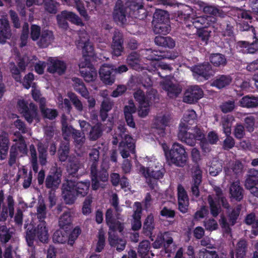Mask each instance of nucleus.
I'll list each match as a JSON object with an SVG mask.
<instances>
[{
  "label": "nucleus",
  "instance_id": "c85d7f7f",
  "mask_svg": "<svg viewBox=\"0 0 258 258\" xmlns=\"http://www.w3.org/2000/svg\"><path fill=\"white\" fill-rule=\"evenodd\" d=\"M170 117L167 114L160 113L158 114L155 118V124L157 130L160 131L161 136L164 134V128L168 125Z\"/></svg>",
  "mask_w": 258,
  "mask_h": 258
},
{
  "label": "nucleus",
  "instance_id": "c03bdc74",
  "mask_svg": "<svg viewBox=\"0 0 258 258\" xmlns=\"http://www.w3.org/2000/svg\"><path fill=\"white\" fill-rule=\"evenodd\" d=\"M18 176L19 178H24L23 186L24 188L29 187L31 183L32 175L31 172L28 173L27 169L24 166L20 168Z\"/></svg>",
  "mask_w": 258,
  "mask_h": 258
},
{
  "label": "nucleus",
  "instance_id": "f8f14e48",
  "mask_svg": "<svg viewBox=\"0 0 258 258\" xmlns=\"http://www.w3.org/2000/svg\"><path fill=\"white\" fill-rule=\"evenodd\" d=\"M56 18L59 27L64 29H66L68 27L67 20H69L78 26L84 25L81 19L76 14L72 12L63 11L60 14L57 15Z\"/></svg>",
  "mask_w": 258,
  "mask_h": 258
},
{
  "label": "nucleus",
  "instance_id": "a211bd4d",
  "mask_svg": "<svg viewBox=\"0 0 258 258\" xmlns=\"http://www.w3.org/2000/svg\"><path fill=\"white\" fill-rule=\"evenodd\" d=\"M203 96V91L199 86H191L185 91L183 97V101L191 104L197 101Z\"/></svg>",
  "mask_w": 258,
  "mask_h": 258
},
{
  "label": "nucleus",
  "instance_id": "c756f323",
  "mask_svg": "<svg viewBox=\"0 0 258 258\" xmlns=\"http://www.w3.org/2000/svg\"><path fill=\"white\" fill-rule=\"evenodd\" d=\"M106 221L109 227L108 234L112 235L113 230H118L121 232L123 230V225L118 221H116L112 219V210L108 209L106 213Z\"/></svg>",
  "mask_w": 258,
  "mask_h": 258
},
{
  "label": "nucleus",
  "instance_id": "4c0bfd02",
  "mask_svg": "<svg viewBox=\"0 0 258 258\" xmlns=\"http://www.w3.org/2000/svg\"><path fill=\"white\" fill-rule=\"evenodd\" d=\"M232 81V78L229 76L221 75L216 78L212 85L219 89L229 85Z\"/></svg>",
  "mask_w": 258,
  "mask_h": 258
},
{
  "label": "nucleus",
  "instance_id": "09e8293b",
  "mask_svg": "<svg viewBox=\"0 0 258 258\" xmlns=\"http://www.w3.org/2000/svg\"><path fill=\"white\" fill-rule=\"evenodd\" d=\"M73 82L76 91L80 93L84 97L88 98V92L82 81L78 78H75L73 79Z\"/></svg>",
  "mask_w": 258,
  "mask_h": 258
},
{
  "label": "nucleus",
  "instance_id": "5fc2aeb1",
  "mask_svg": "<svg viewBox=\"0 0 258 258\" xmlns=\"http://www.w3.org/2000/svg\"><path fill=\"white\" fill-rule=\"evenodd\" d=\"M233 120L232 116H226L222 118L221 124L223 132L226 136H229L231 134V127Z\"/></svg>",
  "mask_w": 258,
  "mask_h": 258
},
{
  "label": "nucleus",
  "instance_id": "7ed1b4c3",
  "mask_svg": "<svg viewBox=\"0 0 258 258\" xmlns=\"http://www.w3.org/2000/svg\"><path fill=\"white\" fill-rule=\"evenodd\" d=\"M89 186V181L79 182L76 183L71 179H67L62 186V195L66 203L73 204L78 195L82 197L86 196L88 192Z\"/></svg>",
  "mask_w": 258,
  "mask_h": 258
},
{
  "label": "nucleus",
  "instance_id": "052dcab7",
  "mask_svg": "<svg viewBox=\"0 0 258 258\" xmlns=\"http://www.w3.org/2000/svg\"><path fill=\"white\" fill-rule=\"evenodd\" d=\"M258 177L255 176H248L245 182V187L250 190L252 194V189L253 188L258 187Z\"/></svg>",
  "mask_w": 258,
  "mask_h": 258
},
{
  "label": "nucleus",
  "instance_id": "69168bd1",
  "mask_svg": "<svg viewBox=\"0 0 258 258\" xmlns=\"http://www.w3.org/2000/svg\"><path fill=\"white\" fill-rule=\"evenodd\" d=\"M104 235L105 233L103 230H99L98 236V239L95 249V251L98 252H101L105 246Z\"/></svg>",
  "mask_w": 258,
  "mask_h": 258
},
{
  "label": "nucleus",
  "instance_id": "b1692460",
  "mask_svg": "<svg viewBox=\"0 0 258 258\" xmlns=\"http://www.w3.org/2000/svg\"><path fill=\"white\" fill-rule=\"evenodd\" d=\"M194 9L197 10H202L205 14H209V16H213L216 17L220 16V12L215 7L210 5L208 4L201 1H197L195 3Z\"/></svg>",
  "mask_w": 258,
  "mask_h": 258
},
{
  "label": "nucleus",
  "instance_id": "72a5a7b5",
  "mask_svg": "<svg viewBox=\"0 0 258 258\" xmlns=\"http://www.w3.org/2000/svg\"><path fill=\"white\" fill-rule=\"evenodd\" d=\"M61 174L57 171L49 175L46 179V187L52 190L57 189L61 182Z\"/></svg>",
  "mask_w": 258,
  "mask_h": 258
},
{
  "label": "nucleus",
  "instance_id": "13d9d810",
  "mask_svg": "<svg viewBox=\"0 0 258 258\" xmlns=\"http://www.w3.org/2000/svg\"><path fill=\"white\" fill-rule=\"evenodd\" d=\"M73 213L71 211L64 212L59 218V225L60 228H64L66 226H69L72 222Z\"/></svg>",
  "mask_w": 258,
  "mask_h": 258
},
{
  "label": "nucleus",
  "instance_id": "58836bf2",
  "mask_svg": "<svg viewBox=\"0 0 258 258\" xmlns=\"http://www.w3.org/2000/svg\"><path fill=\"white\" fill-rule=\"evenodd\" d=\"M53 35L51 31H44L40 36L38 44L42 47L48 46L53 41Z\"/></svg>",
  "mask_w": 258,
  "mask_h": 258
},
{
  "label": "nucleus",
  "instance_id": "473e14b6",
  "mask_svg": "<svg viewBox=\"0 0 258 258\" xmlns=\"http://www.w3.org/2000/svg\"><path fill=\"white\" fill-rule=\"evenodd\" d=\"M7 206H4L1 213L0 219L5 220L8 217V214L12 217L14 213V201L11 196H9L7 199Z\"/></svg>",
  "mask_w": 258,
  "mask_h": 258
},
{
  "label": "nucleus",
  "instance_id": "e433bc0d",
  "mask_svg": "<svg viewBox=\"0 0 258 258\" xmlns=\"http://www.w3.org/2000/svg\"><path fill=\"white\" fill-rule=\"evenodd\" d=\"M118 230H113L112 235L109 234L108 240L112 247L116 248L118 251L123 250L126 245V241L123 239H118L115 235V232Z\"/></svg>",
  "mask_w": 258,
  "mask_h": 258
},
{
  "label": "nucleus",
  "instance_id": "774afa93",
  "mask_svg": "<svg viewBox=\"0 0 258 258\" xmlns=\"http://www.w3.org/2000/svg\"><path fill=\"white\" fill-rule=\"evenodd\" d=\"M81 166L80 162L75 158L72 161H70L67 168L68 172L69 174L73 175L78 171Z\"/></svg>",
  "mask_w": 258,
  "mask_h": 258
},
{
  "label": "nucleus",
  "instance_id": "9b49d317",
  "mask_svg": "<svg viewBox=\"0 0 258 258\" xmlns=\"http://www.w3.org/2000/svg\"><path fill=\"white\" fill-rule=\"evenodd\" d=\"M27 104L28 103L26 102L24 99H19L17 103L18 111L23 114L25 118L28 122L31 123L34 119L38 121L36 107L33 103H30L28 107Z\"/></svg>",
  "mask_w": 258,
  "mask_h": 258
},
{
  "label": "nucleus",
  "instance_id": "680f3d73",
  "mask_svg": "<svg viewBox=\"0 0 258 258\" xmlns=\"http://www.w3.org/2000/svg\"><path fill=\"white\" fill-rule=\"evenodd\" d=\"M209 171L210 175L214 176H216L222 171L221 163L217 160H213L211 166L209 167Z\"/></svg>",
  "mask_w": 258,
  "mask_h": 258
},
{
  "label": "nucleus",
  "instance_id": "a19ab883",
  "mask_svg": "<svg viewBox=\"0 0 258 258\" xmlns=\"http://www.w3.org/2000/svg\"><path fill=\"white\" fill-rule=\"evenodd\" d=\"M240 105L243 107H254L258 106V97L245 96L239 101Z\"/></svg>",
  "mask_w": 258,
  "mask_h": 258
},
{
  "label": "nucleus",
  "instance_id": "cd10ccee",
  "mask_svg": "<svg viewBox=\"0 0 258 258\" xmlns=\"http://www.w3.org/2000/svg\"><path fill=\"white\" fill-rule=\"evenodd\" d=\"M122 43L123 40L121 34L118 31H115L113 37V41L111 45L112 53L113 55L116 56L121 55L123 50Z\"/></svg>",
  "mask_w": 258,
  "mask_h": 258
},
{
  "label": "nucleus",
  "instance_id": "bb28decb",
  "mask_svg": "<svg viewBox=\"0 0 258 258\" xmlns=\"http://www.w3.org/2000/svg\"><path fill=\"white\" fill-rule=\"evenodd\" d=\"M191 71L195 78L197 76H199L207 80L212 75L211 67L208 62L196 66L192 69Z\"/></svg>",
  "mask_w": 258,
  "mask_h": 258
},
{
  "label": "nucleus",
  "instance_id": "4d7b16f0",
  "mask_svg": "<svg viewBox=\"0 0 258 258\" xmlns=\"http://www.w3.org/2000/svg\"><path fill=\"white\" fill-rule=\"evenodd\" d=\"M150 243L148 240H144L141 242L139 246L138 252L141 258L149 257V249Z\"/></svg>",
  "mask_w": 258,
  "mask_h": 258
},
{
  "label": "nucleus",
  "instance_id": "f257e3e1",
  "mask_svg": "<svg viewBox=\"0 0 258 258\" xmlns=\"http://www.w3.org/2000/svg\"><path fill=\"white\" fill-rule=\"evenodd\" d=\"M79 36L77 46L82 49L84 54L82 60L79 64V68L82 69L80 72L86 81L92 82L96 79L97 74L95 68L90 64L87 56L91 55L93 48L89 41L88 34L85 30L81 31Z\"/></svg>",
  "mask_w": 258,
  "mask_h": 258
},
{
  "label": "nucleus",
  "instance_id": "338daca9",
  "mask_svg": "<svg viewBox=\"0 0 258 258\" xmlns=\"http://www.w3.org/2000/svg\"><path fill=\"white\" fill-rule=\"evenodd\" d=\"M246 241L244 240H240L237 243L236 248V258H243L245 254Z\"/></svg>",
  "mask_w": 258,
  "mask_h": 258
},
{
  "label": "nucleus",
  "instance_id": "412c9836",
  "mask_svg": "<svg viewBox=\"0 0 258 258\" xmlns=\"http://www.w3.org/2000/svg\"><path fill=\"white\" fill-rule=\"evenodd\" d=\"M66 69V63L56 58L50 57L48 59L47 71L50 73H57L59 75L64 73Z\"/></svg>",
  "mask_w": 258,
  "mask_h": 258
},
{
  "label": "nucleus",
  "instance_id": "0e129e2a",
  "mask_svg": "<svg viewBox=\"0 0 258 258\" xmlns=\"http://www.w3.org/2000/svg\"><path fill=\"white\" fill-rule=\"evenodd\" d=\"M30 151L31 154V162L32 163V168L35 172H37L38 169L37 157L36 151L34 145H32L30 146Z\"/></svg>",
  "mask_w": 258,
  "mask_h": 258
},
{
  "label": "nucleus",
  "instance_id": "0eeeda50",
  "mask_svg": "<svg viewBox=\"0 0 258 258\" xmlns=\"http://www.w3.org/2000/svg\"><path fill=\"white\" fill-rule=\"evenodd\" d=\"M9 118L11 120L10 132L13 134V141L20 145V146H19L18 148L21 154H26L27 150L24 140L20 132L15 130H18L22 133H26L27 132V128L26 127L24 122L19 118L17 115L11 114L9 116Z\"/></svg>",
  "mask_w": 258,
  "mask_h": 258
},
{
  "label": "nucleus",
  "instance_id": "aec40b11",
  "mask_svg": "<svg viewBox=\"0 0 258 258\" xmlns=\"http://www.w3.org/2000/svg\"><path fill=\"white\" fill-rule=\"evenodd\" d=\"M192 25L197 29L206 28L213 25L217 21L216 18L213 16H197L194 17V13L192 14Z\"/></svg>",
  "mask_w": 258,
  "mask_h": 258
},
{
  "label": "nucleus",
  "instance_id": "4468645a",
  "mask_svg": "<svg viewBox=\"0 0 258 258\" xmlns=\"http://www.w3.org/2000/svg\"><path fill=\"white\" fill-rule=\"evenodd\" d=\"M150 94L145 96L142 91L137 90L134 94V97L139 103L138 114L140 116L144 117L146 116L149 112L150 104L149 99H151L152 97Z\"/></svg>",
  "mask_w": 258,
  "mask_h": 258
},
{
  "label": "nucleus",
  "instance_id": "6e6d98bb",
  "mask_svg": "<svg viewBox=\"0 0 258 258\" xmlns=\"http://www.w3.org/2000/svg\"><path fill=\"white\" fill-rule=\"evenodd\" d=\"M154 228V218L152 215H149L144 223L143 229L147 235H151L152 231Z\"/></svg>",
  "mask_w": 258,
  "mask_h": 258
},
{
  "label": "nucleus",
  "instance_id": "f704fd0d",
  "mask_svg": "<svg viewBox=\"0 0 258 258\" xmlns=\"http://www.w3.org/2000/svg\"><path fill=\"white\" fill-rule=\"evenodd\" d=\"M135 211L133 217V221L132 222V228L134 230H138L141 227V204L139 202H136L134 204Z\"/></svg>",
  "mask_w": 258,
  "mask_h": 258
},
{
  "label": "nucleus",
  "instance_id": "423d86ee",
  "mask_svg": "<svg viewBox=\"0 0 258 258\" xmlns=\"http://www.w3.org/2000/svg\"><path fill=\"white\" fill-rule=\"evenodd\" d=\"M125 128L123 125H120L117 128L116 134L114 137L112 143L114 145L117 144L119 140V150L121 156L123 158L128 157L130 153H134L135 150V143L131 137L125 133Z\"/></svg>",
  "mask_w": 258,
  "mask_h": 258
},
{
  "label": "nucleus",
  "instance_id": "bf43d9fd",
  "mask_svg": "<svg viewBox=\"0 0 258 258\" xmlns=\"http://www.w3.org/2000/svg\"><path fill=\"white\" fill-rule=\"evenodd\" d=\"M37 216L38 219L39 220L40 222L41 221H44L46 218V206L43 201H39L37 207Z\"/></svg>",
  "mask_w": 258,
  "mask_h": 258
},
{
  "label": "nucleus",
  "instance_id": "37998d69",
  "mask_svg": "<svg viewBox=\"0 0 258 258\" xmlns=\"http://www.w3.org/2000/svg\"><path fill=\"white\" fill-rule=\"evenodd\" d=\"M64 4L68 6H73L76 4L77 9L80 14L83 16L85 20H89V16L85 9L83 5L80 2V0H63Z\"/></svg>",
  "mask_w": 258,
  "mask_h": 258
},
{
  "label": "nucleus",
  "instance_id": "603ef678",
  "mask_svg": "<svg viewBox=\"0 0 258 258\" xmlns=\"http://www.w3.org/2000/svg\"><path fill=\"white\" fill-rule=\"evenodd\" d=\"M153 30L155 33L166 34L170 31V26L168 23H158L153 24Z\"/></svg>",
  "mask_w": 258,
  "mask_h": 258
},
{
  "label": "nucleus",
  "instance_id": "de8ad7c7",
  "mask_svg": "<svg viewBox=\"0 0 258 258\" xmlns=\"http://www.w3.org/2000/svg\"><path fill=\"white\" fill-rule=\"evenodd\" d=\"M45 99H40V109L41 112L45 117L49 119H53L57 115V113L55 110L48 109L45 108Z\"/></svg>",
  "mask_w": 258,
  "mask_h": 258
},
{
  "label": "nucleus",
  "instance_id": "f03ea898",
  "mask_svg": "<svg viewBox=\"0 0 258 258\" xmlns=\"http://www.w3.org/2000/svg\"><path fill=\"white\" fill-rule=\"evenodd\" d=\"M196 117V113L194 110H187L184 112L179 126L178 139L191 146L196 145L195 134H197V138L199 139L204 137V133L200 128L190 127L195 123Z\"/></svg>",
  "mask_w": 258,
  "mask_h": 258
},
{
  "label": "nucleus",
  "instance_id": "f3484780",
  "mask_svg": "<svg viewBox=\"0 0 258 258\" xmlns=\"http://www.w3.org/2000/svg\"><path fill=\"white\" fill-rule=\"evenodd\" d=\"M62 130L64 139L67 140L68 137L72 134L75 139V142L79 145H82L85 141V136L81 134L78 131L75 130L72 126H69L68 124L64 121L62 122Z\"/></svg>",
  "mask_w": 258,
  "mask_h": 258
},
{
  "label": "nucleus",
  "instance_id": "393cba45",
  "mask_svg": "<svg viewBox=\"0 0 258 258\" xmlns=\"http://www.w3.org/2000/svg\"><path fill=\"white\" fill-rule=\"evenodd\" d=\"M126 10L121 0L116 2L113 14V19L118 23L123 24L126 22Z\"/></svg>",
  "mask_w": 258,
  "mask_h": 258
},
{
  "label": "nucleus",
  "instance_id": "1a4fd4ad",
  "mask_svg": "<svg viewBox=\"0 0 258 258\" xmlns=\"http://www.w3.org/2000/svg\"><path fill=\"white\" fill-rule=\"evenodd\" d=\"M35 237L42 243L48 242L49 237L48 228L44 221H41L33 230H27L26 240L29 246H33Z\"/></svg>",
  "mask_w": 258,
  "mask_h": 258
},
{
  "label": "nucleus",
  "instance_id": "9d476101",
  "mask_svg": "<svg viewBox=\"0 0 258 258\" xmlns=\"http://www.w3.org/2000/svg\"><path fill=\"white\" fill-rule=\"evenodd\" d=\"M141 54L144 57L151 60V65L153 67L150 68L149 66L146 67L149 72L155 71L158 68H161L163 70H170V67L166 63L159 61L163 58L166 57L170 59H173V57L167 56L159 54L157 51H153L151 49H145L141 51Z\"/></svg>",
  "mask_w": 258,
  "mask_h": 258
},
{
  "label": "nucleus",
  "instance_id": "a878e982",
  "mask_svg": "<svg viewBox=\"0 0 258 258\" xmlns=\"http://www.w3.org/2000/svg\"><path fill=\"white\" fill-rule=\"evenodd\" d=\"M178 208L183 213L187 212L188 207V198L184 188L179 185L177 187Z\"/></svg>",
  "mask_w": 258,
  "mask_h": 258
},
{
  "label": "nucleus",
  "instance_id": "a18cd8bd",
  "mask_svg": "<svg viewBox=\"0 0 258 258\" xmlns=\"http://www.w3.org/2000/svg\"><path fill=\"white\" fill-rule=\"evenodd\" d=\"M19 146H20V145L17 143H15V144L12 146L10 151V157L9 161V164L10 166H13L16 163V158L17 156H23L25 155L21 154L18 148Z\"/></svg>",
  "mask_w": 258,
  "mask_h": 258
},
{
  "label": "nucleus",
  "instance_id": "6e6552de",
  "mask_svg": "<svg viewBox=\"0 0 258 258\" xmlns=\"http://www.w3.org/2000/svg\"><path fill=\"white\" fill-rule=\"evenodd\" d=\"M89 162L91 166L92 175V187L94 190L98 189L99 187H103V184L100 182H105L108 180V174L106 171L103 170L99 174L97 172L96 167L99 159V151L93 149L89 153Z\"/></svg>",
  "mask_w": 258,
  "mask_h": 258
},
{
  "label": "nucleus",
  "instance_id": "49530a36",
  "mask_svg": "<svg viewBox=\"0 0 258 258\" xmlns=\"http://www.w3.org/2000/svg\"><path fill=\"white\" fill-rule=\"evenodd\" d=\"M68 240V233L63 228L56 230L53 234V241L55 243H63Z\"/></svg>",
  "mask_w": 258,
  "mask_h": 258
},
{
  "label": "nucleus",
  "instance_id": "6ab92c4d",
  "mask_svg": "<svg viewBox=\"0 0 258 258\" xmlns=\"http://www.w3.org/2000/svg\"><path fill=\"white\" fill-rule=\"evenodd\" d=\"M243 30L244 31H251L253 34L254 38L256 39L254 42H249L246 41H239L237 43V45L241 48L242 49L241 50L244 53H253L258 49L257 42L258 39L256 38L255 33L254 29L251 26H246V28H244Z\"/></svg>",
  "mask_w": 258,
  "mask_h": 258
},
{
  "label": "nucleus",
  "instance_id": "c9c22d12",
  "mask_svg": "<svg viewBox=\"0 0 258 258\" xmlns=\"http://www.w3.org/2000/svg\"><path fill=\"white\" fill-rule=\"evenodd\" d=\"M231 198L237 201H240L243 198V188L240 186L239 182L236 181L232 182L229 187Z\"/></svg>",
  "mask_w": 258,
  "mask_h": 258
},
{
  "label": "nucleus",
  "instance_id": "5701e85b",
  "mask_svg": "<svg viewBox=\"0 0 258 258\" xmlns=\"http://www.w3.org/2000/svg\"><path fill=\"white\" fill-rule=\"evenodd\" d=\"M29 59L28 57L23 58L18 62V66L21 71H23L25 69L26 66L29 65L31 67L32 64H35V70L39 74H42L44 72V68L46 67V63L44 61H38V62H34L33 59H31L28 61Z\"/></svg>",
  "mask_w": 258,
  "mask_h": 258
},
{
  "label": "nucleus",
  "instance_id": "39448f33",
  "mask_svg": "<svg viewBox=\"0 0 258 258\" xmlns=\"http://www.w3.org/2000/svg\"><path fill=\"white\" fill-rule=\"evenodd\" d=\"M162 148L169 164H174L177 166H183L185 164L188 156L182 145L179 143H174L169 151L165 144L162 145Z\"/></svg>",
  "mask_w": 258,
  "mask_h": 258
},
{
  "label": "nucleus",
  "instance_id": "79ce46f5",
  "mask_svg": "<svg viewBox=\"0 0 258 258\" xmlns=\"http://www.w3.org/2000/svg\"><path fill=\"white\" fill-rule=\"evenodd\" d=\"M140 62L139 55L135 52L131 53L127 57V63L136 70L140 71L142 69Z\"/></svg>",
  "mask_w": 258,
  "mask_h": 258
},
{
  "label": "nucleus",
  "instance_id": "2eb2a0df",
  "mask_svg": "<svg viewBox=\"0 0 258 258\" xmlns=\"http://www.w3.org/2000/svg\"><path fill=\"white\" fill-rule=\"evenodd\" d=\"M160 85L170 98L177 97L181 91V88L175 82V80L169 77L165 78Z\"/></svg>",
  "mask_w": 258,
  "mask_h": 258
},
{
  "label": "nucleus",
  "instance_id": "20e7f679",
  "mask_svg": "<svg viewBox=\"0 0 258 258\" xmlns=\"http://www.w3.org/2000/svg\"><path fill=\"white\" fill-rule=\"evenodd\" d=\"M145 162H146L147 168L141 166L139 171L145 178H153V183L151 179L148 182L151 188H154L157 184L156 179L162 178L164 172V170L162 165L158 163L154 158L149 160L148 158L144 159Z\"/></svg>",
  "mask_w": 258,
  "mask_h": 258
},
{
  "label": "nucleus",
  "instance_id": "ddd939ff",
  "mask_svg": "<svg viewBox=\"0 0 258 258\" xmlns=\"http://www.w3.org/2000/svg\"><path fill=\"white\" fill-rule=\"evenodd\" d=\"M215 191L218 198V201L216 199H215V201L212 196H209L208 197V201L210 206L211 214L213 216L216 217L218 215L220 212V203H221L225 208H228V204L226 200L223 197L222 190L219 187H215Z\"/></svg>",
  "mask_w": 258,
  "mask_h": 258
},
{
  "label": "nucleus",
  "instance_id": "dca6fc26",
  "mask_svg": "<svg viewBox=\"0 0 258 258\" xmlns=\"http://www.w3.org/2000/svg\"><path fill=\"white\" fill-rule=\"evenodd\" d=\"M114 67L112 65L104 64L100 69L99 75L101 80L106 85H111L115 80Z\"/></svg>",
  "mask_w": 258,
  "mask_h": 258
},
{
  "label": "nucleus",
  "instance_id": "8fccbe9b",
  "mask_svg": "<svg viewBox=\"0 0 258 258\" xmlns=\"http://www.w3.org/2000/svg\"><path fill=\"white\" fill-rule=\"evenodd\" d=\"M211 62L216 67L224 66L226 63L225 56L220 53L212 54L210 57Z\"/></svg>",
  "mask_w": 258,
  "mask_h": 258
},
{
  "label": "nucleus",
  "instance_id": "ea45409f",
  "mask_svg": "<svg viewBox=\"0 0 258 258\" xmlns=\"http://www.w3.org/2000/svg\"><path fill=\"white\" fill-rule=\"evenodd\" d=\"M169 14L166 11L157 10L154 14L152 23H169Z\"/></svg>",
  "mask_w": 258,
  "mask_h": 258
},
{
  "label": "nucleus",
  "instance_id": "2f4dec72",
  "mask_svg": "<svg viewBox=\"0 0 258 258\" xmlns=\"http://www.w3.org/2000/svg\"><path fill=\"white\" fill-rule=\"evenodd\" d=\"M136 107L132 100H130L128 104L125 105L124 108V114L126 121L128 126L135 127V123L134 121L132 114L136 111Z\"/></svg>",
  "mask_w": 258,
  "mask_h": 258
},
{
  "label": "nucleus",
  "instance_id": "864d4df0",
  "mask_svg": "<svg viewBox=\"0 0 258 258\" xmlns=\"http://www.w3.org/2000/svg\"><path fill=\"white\" fill-rule=\"evenodd\" d=\"M8 135L6 133H3L0 135V154L5 155L7 154L9 149Z\"/></svg>",
  "mask_w": 258,
  "mask_h": 258
},
{
  "label": "nucleus",
  "instance_id": "4be33fe9",
  "mask_svg": "<svg viewBox=\"0 0 258 258\" xmlns=\"http://www.w3.org/2000/svg\"><path fill=\"white\" fill-rule=\"evenodd\" d=\"M44 3L45 10L49 13L55 14L57 10L59 3L53 0H27V7H31L33 4L41 5Z\"/></svg>",
  "mask_w": 258,
  "mask_h": 258
},
{
  "label": "nucleus",
  "instance_id": "7c9ffc66",
  "mask_svg": "<svg viewBox=\"0 0 258 258\" xmlns=\"http://www.w3.org/2000/svg\"><path fill=\"white\" fill-rule=\"evenodd\" d=\"M0 43H4L7 39L10 38L11 33L10 30L9 22L6 18L0 19Z\"/></svg>",
  "mask_w": 258,
  "mask_h": 258
},
{
  "label": "nucleus",
  "instance_id": "e2e57ef3",
  "mask_svg": "<svg viewBox=\"0 0 258 258\" xmlns=\"http://www.w3.org/2000/svg\"><path fill=\"white\" fill-rule=\"evenodd\" d=\"M101 124L97 123L92 128L89 133V138L92 140H96L101 136Z\"/></svg>",
  "mask_w": 258,
  "mask_h": 258
},
{
  "label": "nucleus",
  "instance_id": "3c124183",
  "mask_svg": "<svg viewBox=\"0 0 258 258\" xmlns=\"http://www.w3.org/2000/svg\"><path fill=\"white\" fill-rule=\"evenodd\" d=\"M246 224L252 225L251 232L254 235H258V217L254 218V215L250 214L245 219Z\"/></svg>",
  "mask_w": 258,
  "mask_h": 258
}]
</instances>
